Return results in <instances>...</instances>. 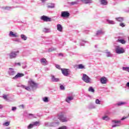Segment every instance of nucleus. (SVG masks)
Wrapping results in <instances>:
<instances>
[{"instance_id": "f257e3e1", "label": "nucleus", "mask_w": 129, "mask_h": 129, "mask_svg": "<svg viewBox=\"0 0 129 129\" xmlns=\"http://www.w3.org/2000/svg\"><path fill=\"white\" fill-rule=\"evenodd\" d=\"M57 117L61 122H67V121H68L67 118L64 116V112H63L58 114Z\"/></svg>"}, {"instance_id": "f03ea898", "label": "nucleus", "mask_w": 129, "mask_h": 129, "mask_svg": "<svg viewBox=\"0 0 129 129\" xmlns=\"http://www.w3.org/2000/svg\"><path fill=\"white\" fill-rule=\"evenodd\" d=\"M18 53H20L19 50L16 51H12L9 54L10 59H14V58H16Z\"/></svg>"}, {"instance_id": "7ed1b4c3", "label": "nucleus", "mask_w": 129, "mask_h": 129, "mask_svg": "<svg viewBox=\"0 0 129 129\" xmlns=\"http://www.w3.org/2000/svg\"><path fill=\"white\" fill-rule=\"evenodd\" d=\"M115 51L117 54H122L124 52V49L122 47L116 46Z\"/></svg>"}, {"instance_id": "20e7f679", "label": "nucleus", "mask_w": 129, "mask_h": 129, "mask_svg": "<svg viewBox=\"0 0 129 129\" xmlns=\"http://www.w3.org/2000/svg\"><path fill=\"white\" fill-rule=\"evenodd\" d=\"M82 80L84 82H86V83H89V82H90V78L86 75V74H83Z\"/></svg>"}, {"instance_id": "39448f33", "label": "nucleus", "mask_w": 129, "mask_h": 129, "mask_svg": "<svg viewBox=\"0 0 129 129\" xmlns=\"http://www.w3.org/2000/svg\"><path fill=\"white\" fill-rule=\"evenodd\" d=\"M40 19L41 20H42V21H43L44 22H51L52 21L51 18L46 16L45 15L41 16Z\"/></svg>"}, {"instance_id": "423d86ee", "label": "nucleus", "mask_w": 129, "mask_h": 129, "mask_svg": "<svg viewBox=\"0 0 129 129\" xmlns=\"http://www.w3.org/2000/svg\"><path fill=\"white\" fill-rule=\"evenodd\" d=\"M61 73L64 76H68L69 75V69H61Z\"/></svg>"}, {"instance_id": "0eeeda50", "label": "nucleus", "mask_w": 129, "mask_h": 129, "mask_svg": "<svg viewBox=\"0 0 129 129\" xmlns=\"http://www.w3.org/2000/svg\"><path fill=\"white\" fill-rule=\"evenodd\" d=\"M61 16L62 18H69L70 16V13L68 12L63 11L61 12Z\"/></svg>"}, {"instance_id": "6e6552de", "label": "nucleus", "mask_w": 129, "mask_h": 129, "mask_svg": "<svg viewBox=\"0 0 129 129\" xmlns=\"http://www.w3.org/2000/svg\"><path fill=\"white\" fill-rule=\"evenodd\" d=\"M100 82L102 84H106L107 82V78L105 77H103L100 79Z\"/></svg>"}, {"instance_id": "1a4fd4ad", "label": "nucleus", "mask_w": 129, "mask_h": 129, "mask_svg": "<svg viewBox=\"0 0 129 129\" xmlns=\"http://www.w3.org/2000/svg\"><path fill=\"white\" fill-rule=\"evenodd\" d=\"M28 84L32 88H34V87H35V86H37V84H36V83H35L34 81L32 80L28 81Z\"/></svg>"}, {"instance_id": "9d476101", "label": "nucleus", "mask_w": 129, "mask_h": 129, "mask_svg": "<svg viewBox=\"0 0 129 129\" xmlns=\"http://www.w3.org/2000/svg\"><path fill=\"white\" fill-rule=\"evenodd\" d=\"M24 74L22 73H18L17 75H16L13 79H17V78H20V77H23L24 76Z\"/></svg>"}, {"instance_id": "9b49d317", "label": "nucleus", "mask_w": 129, "mask_h": 129, "mask_svg": "<svg viewBox=\"0 0 129 129\" xmlns=\"http://www.w3.org/2000/svg\"><path fill=\"white\" fill-rule=\"evenodd\" d=\"M113 122H114L115 123H119L118 125L115 124V125L112 126L113 127H114L115 126H119L120 125L121 121L120 120H113Z\"/></svg>"}, {"instance_id": "f8f14e48", "label": "nucleus", "mask_w": 129, "mask_h": 129, "mask_svg": "<svg viewBox=\"0 0 129 129\" xmlns=\"http://www.w3.org/2000/svg\"><path fill=\"white\" fill-rule=\"evenodd\" d=\"M9 70H12V71L9 72L10 75L14 76L16 74V72H15V71H14V69L10 68H9Z\"/></svg>"}, {"instance_id": "ddd939ff", "label": "nucleus", "mask_w": 129, "mask_h": 129, "mask_svg": "<svg viewBox=\"0 0 129 129\" xmlns=\"http://www.w3.org/2000/svg\"><path fill=\"white\" fill-rule=\"evenodd\" d=\"M51 80L53 81V82H58L59 81V79L58 78H55V76H51Z\"/></svg>"}, {"instance_id": "4468645a", "label": "nucleus", "mask_w": 129, "mask_h": 129, "mask_svg": "<svg viewBox=\"0 0 129 129\" xmlns=\"http://www.w3.org/2000/svg\"><path fill=\"white\" fill-rule=\"evenodd\" d=\"M57 31H59V32H61V31L63 30V28L62 27V26L60 24H57Z\"/></svg>"}, {"instance_id": "2eb2a0df", "label": "nucleus", "mask_w": 129, "mask_h": 129, "mask_svg": "<svg viewBox=\"0 0 129 129\" xmlns=\"http://www.w3.org/2000/svg\"><path fill=\"white\" fill-rule=\"evenodd\" d=\"M81 2L83 3L84 4H90L92 2V0H80Z\"/></svg>"}, {"instance_id": "dca6fc26", "label": "nucleus", "mask_w": 129, "mask_h": 129, "mask_svg": "<svg viewBox=\"0 0 129 129\" xmlns=\"http://www.w3.org/2000/svg\"><path fill=\"white\" fill-rule=\"evenodd\" d=\"M71 100H73V97H68L66 99V101L69 103L70 102V101H71Z\"/></svg>"}, {"instance_id": "f3484780", "label": "nucleus", "mask_w": 129, "mask_h": 129, "mask_svg": "<svg viewBox=\"0 0 129 129\" xmlns=\"http://www.w3.org/2000/svg\"><path fill=\"white\" fill-rule=\"evenodd\" d=\"M10 37H14L15 38H17V37H18V35H17V34H14V32H13L12 31H10Z\"/></svg>"}, {"instance_id": "a211bd4d", "label": "nucleus", "mask_w": 129, "mask_h": 129, "mask_svg": "<svg viewBox=\"0 0 129 129\" xmlns=\"http://www.w3.org/2000/svg\"><path fill=\"white\" fill-rule=\"evenodd\" d=\"M101 4L103 6H106L107 5V1L106 0H101Z\"/></svg>"}, {"instance_id": "6ab92c4d", "label": "nucleus", "mask_w": 129, "mask_h": 129, "mask_svg": "<svg viewBox=\"0 0 129 129\" xmlns=\"http://www.w3.org/2000/svg\"><path fill=\"white\" fill-rule=\"evenodd\" d=\"M102 34H104V32L102 30H98L97 31L96 35H102Z\"/></svg>"}, {"instance_id": "aec40b11", "label": "nucleus", "mask_w": 129, "mask_h": 129, "mask_svg": "<svg viewBox=\"0 0 129 129\" xmlns=\"http://www.w3.org/2000/svg\"><path fill=\"white\" fill-rule=\"evenodd\" d=\"M41 63H43L44 65H46L47 64V60L45 58H42L41 59Z\"/></svg>"}, {"instance_id": "412c9836", "label": "nucleus", "mask_w": 129, "mask_h": 129, "mask_svg": "<svg viewBox=\"0 0 129 129\" xmlns=\"http://www.w3.org/2000/svg\"><path fill=\"white\" fill-rule=\"evenodd\" d=\"M115 20H117L118 22H122V21H123V18L122 17L116 18Z\"/></svg>"}, {"instance_id": "4be33fe9", "label": "nucleus", "mask_w": 129, "mask_h": 129, "mask_svg": "<svg viewBox=\"0 0 129 129\" xmlns=\"http://www.w3.org/2000/svg\"><path fill=\"white\" fill-rule=\"evenodd\" d=\"M21 39H22L24 41H26V40H27V37L26 36V35H25L24 34H22L21 35Z\"/></svg>"}, {"instance_id": "5701e85b", "label": "nucleus", "mask_w": 129, "mask_h": 129, "mask_svg": "<svg viewBox=\"0 0 129 129\" xmlns=\"http://www.w3.org/2000/svg\"><path fill=\"white\" fill-rule=\"evenodd\" d=\"M117 41L119 43H121V44H125V41L123 39H118Z\"/></svg>"}, {"instance_id": "b1692460", "label": "nucleus", "mask_w": 129, "mask_h": 129, "mask_svg": "<svg viewBox=\"0 0 129 129\" xmlns=\"http://www.w3.org/2000/svg\"><path fill=\"white\" fill-rule=\"evenodd\" d=\"M88 91L90 92H94L95 90L92 87H90L88 89Z\"/></svg>"}, {"instance_id": "393cba45", "label": "nucleus", "mask_w": 129, "mask_h": 129, "mask_svg": "<svg viewBox=\"0 0 129 129\" xmlns=\"http://www.w3.org/2000/svg\"><path fill=\"white\" fill-rule=\"evenodd\" d=\"M102 119L103 120H109L110 118H109V117L108 116H105L102 117Z\"/></svg>"}, {"instance_id": "a878e982", "label": "nucleus", "mask_w": 129, "mask_h": 129, "mask_svg": "<svg viewBox=\"0 0 129 129\" xmlns=\"http://www.w3.org/2000/svg\"><path fill=\"white\" fill-rule=\"evenodd\" d=\"M78 68L79 69H84V66H83L82 64H80L78 65Z\"/></svg>"}, {"instance_id": "bb28decb", "label": "nucleus", "mask_w": 129, "mask_h": 129, "mask_svg": "<svg viewBox=\"0 0 129 129\" xmlns=\"http://www.w3.org/2000/svg\"><path fill=\"white\" fill-rule=\"evenodd\" d=\"M122 70L124 71H127V72H129V67H123Z\"/></svg>"}, {"instance_id": "cd10ccee", "label": "nucleus", "mask_w": 129, "mask_h": 129, "mask_svg": "<svg viewBox=\"0 0 129 129\" xmlns=\"http://www.w3.org/2000/svg\"><path fill=\"white\" fill-rule=\"evenodd\" d=\"M33 126H34L33 124H30L28 126L27 128H28V129L33 128Z\"/></svg>"}, {"instance_id": "c85d7f7f", "label": "nucleus", "mask_w": 129, "mask_h": 129, "mask_svg": "<svg viewBox=\"0 0 129 129\" xmlns=\"http://www.w3.org/2000/svg\"><path fill=\"white\" fill-rule=\"evenodd\" d=\"M124 104H126V103L125 102H120L117 104L118 105H122Z\"/></svg>"}, {"instance_id": "c756f323", "label": "nucleus", "mask_w": 129, "mask_h": 129, "mask_svg": "<svg viewBox=\"0 0 129 129\" xmlns=\"http://www.w3.org/2000/svg\"><path fill=\"white\" fill-rule=\"evenodd\" d=\"M43 100L44 101V102H48V101H49L48 98L46 97L43 98Z\"/></svg>"}, {"instance_id": "7c9ffc66", "label": "nucleus", "mask_w": 129, "mask_h": 129, "mask_svg": "<svg viewBox=\"0 0 129 129\" xmlns=\"http://www.w3.org/2000/svg\"><path fill=\"white\" fill-rule=\"evenodd\" d=\"M109 24H110L111 25H114V21L112 20H109L108 21Z\"/></svg>"}, {"instance_id": "2f4dec72", "label": "nucleus", "mask_w": 129, "mask_h": 129, "mask_svg": "<svg viewBox=\"0 0 129 129\" xmlns=\"http://www.w3.org/2000/svg\"><path fill=\"white\" fill-rule=\"evenodd\" d=\"M55 67H56V68H57V69H59V70H61V69H62L61 68V67H60V65H59V64H56V65H55Z\"/></svg>"}, {"instance_id": "473e14b6", "label": "nucleus", "mask_w": 129, "mask_h": 129, "mask_svg": "<svg viewBox=\"0 0 129 129\" xmlns=\"http://www.w3.org/2000/svg\"><path fill=\"white\" fill-rule=\"evenodd\" d=\"M39 123H40V122L39 121H35V122H34L33 124L34 126V125H38L39 124Z\"/></svg>"}, {"instance_id": "72a5a7b5", "label": "nucleus", "mask_w": 129, "mask_h": 129, "mask_svg": "<svg viewBox=\"0 0 129 129\" xmlns=\"http://www.w3.org/2000/svg\"><path fill=\"white\" fill-rule=\"evenodd\" d=\"M4 125H5V126H9V125H10V122H5L4 123Z\"/></svg>"}, {"instance_id": "f704fd0d", "label": "nucleus", "mask_w": 129, "mask_h": 129, "mask_svg": "<svg viewBox=\"0 0 129 129\" xmlns=\"http://www.w3.org/2000/svg\"><path fill=\"white\" fill-rule=\"evenodd\" d=\"M119 26L120 27H122V28H123L124 27H125V25H124V23H120Z\"/></svg>"}, {"instance_id": "c9c22d12", "label": "nucleus", "mask_w": 129, "mask_h": 129, "mask_svg": "<svg viewBox=\"0 0 129 129\" xmlns=\"http://www.w3.org/2000/svg\"><path fill=\"white\" fill-rule=\"evenodd\" d=\"M95 102L96 104H100V101L99 100V99H96Z\"/></svg>"}, {"instance_id": "e433bc0d", "label": "nucleus", "mask_w": 129, "mask_h": 129, "mask_svg": "<svg viewBox=\"0 0 129 129\" xmlns=\"http://www.w3.org/2000/svg\"><path fill=\"white\" fill-rule=\"evenodd\" d=\"M3 98H4V99H5L6 100H8V95H4L3 96Z\"/></svg>"}, {"instance_id": "4c0bfd02", "label": "nucleus", "mask_w": 129, "mask_h": 129, "mask_svg": "<svg viewBox=\"0 0 129 129\" xmlns=\"http://www.w3.org/2000/svg\"><path fill=\"white\" fill-rule=\"evenodd\" d=\"M26 90H28V91H30L31 90V88L29 86L26 87L25 88Z\"/></svg>"}, {"instance_id": "58836bf2", "label": "nucleus", "mask_w": 129, "mask_h": 129, "mask_svg": "<svg viewBox=\"0 0 129 129\" xmlns=\"http://www.w3.org/2000/svg\"><path fill=\"white\" fill-rule=\"evenodd\" d=\"M71 5H72L73 6L74 5H77V2H73L71 3Z\"/></svg>"}, {"instance_id": "ea45409f", "label": "nucleus", "mask_w": 129, "mask_h": 129, "mask_svg": "<svg viewBox=\"0 0 129 129\" xmlns=\"http://www.w3.org/2000/svg\"><path fill=\"white\" fill-rule=\"evenodd\" d=\"M60 88L61 90H64L65 89V88L63 87V85L60 86Z\"/></svg>"}, {"instance_id": "a19ab883", "label": "nucleus", "mask_w": 129, "mask_h": 129, "mask_svg": "<svg viewBox=\"0 0 129 129\" xmlns=\"http://www.w3.org/2000/svg\"><path fill=\"white\" fill-rule=\"evenodd\" d=\"M106 56L107 57H110V52H107Z\"/></svg>"}, {"instance_id": "79ce46f5", "label": "nucleus", "mask_w": 129, "mask_h": 129, "mask_svg": "<svg viewBox=\"0 0 129 129\" xmlns=\"http://www.w3.org/2000/svg\"><path fill=\"white\" fill-rule=\"evenodd\" d=\"M54 7L55 6H54V5L53 6H50V5L48 6V8H51V9H53V8H54Z\"/></svg>"}, {"instance_id": "37998d69", "label": "nucleus", "mask_w": 129, "mask_h": 129, "mask_svg": "<svg viewBox=\"0 0 129 129\" xmlns=\"http://www.w3.org/2000/svg\"><path fill=\"white\" fill-rule=\"evenodd\" d=\"M48 31H49V29H47V28H44L43 29V32H48Z\"/></svg>"}, {"instance_id": "c03bdc74", "label": "nucleus", "mask_w": 129, "mask_h": 129, "mask_svg": "<svg viewBox=\"0 0 129 129\" xmlns=\"http://www.w3.org/2000/svg\"><path fill=\"white\" fill-rule=\"evenodd\" d=\"M15 65H18V66H21V63H20V62H15Z\"/></svg>"}, {"instance_id": "a18cd8bd", "label": "nucleus", "mask_w": 129, "mask_h": 129, "mask_svg": "<svg viewBox=\"0 0 129 129\" xmlns=\"http://www.w3.org/2000/svg\"><path fill=\"white\" fill-rule=\"evenodd\" d=\"M127 118V117H123L121 119V120H124V119Z\"/></svg>"}, {"instance_id": "49530a36", "label": "nucleus", "mask_w": 129, "mask_h": 129, "mask_svg": "<svg viewBox=\"0 0 129 129\" xmlns=\"http://www.w3.org/2000/svg\"><path fill=\"white\" fill-rule=\"evenodd\" d=\"M16 109H17V107H13L12 108V110H13V111L16 110Z\"/></svg>"}, {"instance_id": "de8ad7c7", "label": "nucleus", "mask_w": 129, "mask_h": 129, "mask_svg": "<svg viewBox=\"0 0 129 129\" xmlns=\"http://www.w3.org/2000/svg\"><path fill=\"white\" fill-rule=\"evenodd\" d=\"M21 107H22V108H25V105H21L20 106Z\"/></svg>"}, {"instance_id": "09e8293b", "label": "nucleus", "mask_w": 129, "mask_h": 129, "mask_svg": "<svg viewBox=\"0 0 129 129\" xmlns=\"http://www.w3.org/2000/svg\"><path fill=\"white\" fill-rule=\"evenodd\" d=\"M21 87H22V88H25L26 89V86L25 85H21Z\"/></svg>"}, {"instance_id": "8fccbe9b", "label": "nucleus", "mask_w": 129, "mask_h": 129, "mask_svg": "<svg viewBox=\"0 0 129 129\" xmlns=\"http://www.w3.org/2000/svg\"><path fill=\"white\" fill-rule=\"evenodd\" d=\"M126 85L127 86V87H129V82L127 83Z\"/></svg>"}, {"instance_id": "3c124183", "label": "nucleus", "mask_w": 129, "mask_h": 129, "mask_svg": "<svg viewBox=\"0 0 129 129\" xmlns=\"http://www.w3.org/2000/svg\"><path fill=\"white\" fill-rule=\"evenodd\" d=\"M59 56H63V54L62 53H59Z\"/></svg>"}, {"instance_id": "603ef678", "label": "nucleus", "mask_w": 129, "mask_h": 129, "mask_svg": "<svg viewBox=\"0 0 129 129\" xmlns=\"http://www.w3.org/2000/svg\"><path fill=\"white\" fill-rule=\"evenodd\" d=\"M3 108V105H0V109Z\"/></svg>"}, {"instance_id": "864d4df0", "label": "nucleus", "mask_w": 129, "mask_h": 129, "mask_svg": "<svg viewBox=\"0 0 129 129\" xmlns=\"http://www.w3.org/2000/svg\"><path fill=\"white\" fill-rule=\"evenodd\" d=\"M45 1H46V0H41V1L42 2V3L45 2Z\"/></svg>"}, {"instance_id": "5fc2aeb1", "label": "nucleus", "mask_w": 129, "mask_h": 129, "mask_svg": "<svg viewBox=\"0 0 129 129\" xmlns=\"http://www.w3.org/2000/svg\"><path fill=\"white\" fill-rule=\"evenodd\" d=\"M49 52H52V50H49Z\"/></svg>"}, {"instance_id": "6e6d98bb", "label": "nucleus", "mask_w": 129, "mask_h": 129, "mask_svg": "<svg viewBox=\"0 0 129 129\" xmlns=\"http://www.w3.org/2000/svg\"><path fill=\"white\" fill-rule=\"evenodd\" d=\"M29 115H32V114H30Z\"/></svg>"}, {"instance_id": "4d7b16f0", "label": "nucleus", "mask_w": 129, "mask_h": 129, "mask_svg": "<svg viewBox=\"0 0 129 129\" xmlns=\"http://www.w3.org/2000/svg\"><path fill=\"white\" fill-rule=\"evenodd\" d=\"M128 116H129V113H128Z\"/></svg>"}]
</instances>
